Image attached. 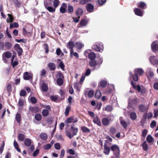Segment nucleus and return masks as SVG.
Wrapping results in <instances>:
<instances>
[{"instance_id":"obj_1","label":"nucleus","mask_w":158,"mask_h":158,"mask_svg":"<svg viewBox=\"0 0 158 158\" xmlns=\"http://www.w3.org/2000/svg\"><path fill=\"white\" fill-rule=\"evenodd\" d=\"M103 46L102 43H97L93 45L92 48L96 51L102 52L103 50Z\"/></svg>"},{"instance_id":"obj_2","label":"nucleus","mask_w":158,"mask_h":158,"mask_svg":"<svg viewBox=\"0 0 158 158\" xmlns=\"http://www.w3.org/2000/svg\"><path fill=\"white\" fill-rule=\"evenodd\" d=\"M111 151H112L114 155L120 154V151L119 147L116 144H114L110 147Z\"/></svg>"},{"instance_id":"obj_3","label":"nucleus","mask_w":158,"mask_h":158,"mask_svg":"<svg viewBox=\"0 0 158 158\" xmlns=\"http://www.w3.org/2000/svg\"><path fill=\"white\" fill-rule=\"evenodd\" d=\"M67 48L70 49V55L71 56L73 53V48L75 46L74 42L73 41H70L67 43Z\"/></svg>"},{"instance_id":"obj_4","label":"nucleus","mask_w":158,"mask_h":158,"mask_svg":"<svg viewBox=\"0 0 158 158\" xmlns=\"http://www.w3.org/2000/svg\"><path fill=\"white\" fill-rule=\"evenodd\" d=\"M0 43L2 45L0 46L2 49L4 48V46H5V48L7 50H10L11 48L12 47V44L8 41L6 42L4 44L3 42H0Z\"/></svg>"},{"instance_id":"obj_5","label":"nucleus","mask_w":158,"mask_h":158,"mask_svg":"<svg viewBox=\"0 0 158 158\" xmlns=\"http://www.w3.org/2000/svg\"><path fill=\"white\" fill-rule=\"evenodd\" d=\"M32 74L27 72H24L23 74V78L25 80H32Z\"/></svg>"},{"instance_id":"obj_6","label":"nucleus","mask_w":158,"mask_h":158,"mask_svg":"<svg viewBox=\"0 0 158 158\" xmlns=\"http://www.w3.org/2000/svg\"><path fill=\"white\" fill-rule=\"evenodd\" d=\"M14 48L17 51L18 55L19 56H21L23 52V50L19 45L18 44H16L15 45Z\"/></svg>"},{"instance_id":"obj_7","label":"nucleus","mask_w":158,"mask_h":158,"mask_svg":"<svg viewBox=\"0 0 158 158\" xmlns=\"http://www.w3.org/2000/svg\"><path fill=\"white\" fill-rule=\"evenodd\" d=\"M135 73L139 76H142L144 74L145 72L143 69L141 68H135L134 70Z\"/></svg>"},{"instance_id":"obj_8","label":"nucleus","mask_w":158,"mask_h":158,"mask_svg":"<svg viewBox=\"0 0 158 158\" xmlns=\"http://www.w3.org/2000/svg\"><path fill=\"white\" fill-rule=\"evenodd\" d=\"M78 121V119L77 118L73 116H72L67 118L65 121V123L69 124V123H75Z\"/></svg>"},{"instance_id":"obj_9","label":"nucleus","mask_w":158,"mask_h":158,"mask_svg":"<svg viewBox=\"0 0 158 158\" xmlns=\"http://www.w3.org/2000/svg\"><path fill=\"white\" fill-rule=\"evenodd\" d=\"M67 4L64 2L62 3V5L60 9V11L61 13L64 14L66 12V8L67 7Z\"/></svg>"},{"instance_id":"obj_10","label":"nucleus","mask_w":158,"mask_h":158,"mask_svg":"<svg viewBox=\"0 0 158 158\" xmlns=\"http://www.w3.org/2000/svg\"><path fill=\"white\" fill-rule=\"evenodd\" d=\"M146 74L147 77L149 78H151L154 76V74L152 70L149 68L147 69Z\"/></svg>"},{"instance_id":"obj_11","label":"nucleus","mask_w":158,"mask_h":158,"mask_svg":"<svg viewBox=\"0 0 158 158\" xmlns=\"http://www.w3.org/2000/svg\"><path fill=\"white\" fill-rule=\"evenodd\" d=\"M74 125L73 124L70 127V131L73 134V136L76 135L78 131V129L77 127H74Z\"/></svg>"},{"instance_id":"obj_12","label":"nucleus","mask_w":158,"mask_h":158,"mask_svg":"<svg viewBox=\"0 0 158 158\" xmlns=\"http://www.w3.org/2000/svg\"><path fill=\"white\" fill-rule=\"evenodd\" d=\"M86 8L87 11L91 12L94 11V6L91 3H88L86 5Z\"/></svg>"},{"instance_id":"obj_13","label":"nucleus","mask_w":158,"mask_h":158,"mask_svg":"<svg viewBox=\"0 0 158 158\" xmlns=\"http://www.w3.org/2000/svg\"><path fill=\"white\" fill-rule=\"evenodd\" d=\"M29 110L32 113H36L39 112L40 109L37 106H32L29 107Z\"/></svg>"},{"instance_id":"obj_14","label":"nucleus","mask_w":158,"mask_h":158,"mask_svg":"<svg viewBox=\"0 0 158 158\" xmlns=\"http://www.w3.org/2000/svg\"><path fill=\"white\" fill-rule=\"evenodd\" d=\"M131 84L135 89L137 90L139 92H140L141 88L139 85H138L137 86L136 83L133 81L131 82Z\"/></svg>"},{"instance_id":"obj_15","label":"nucleus","mask_w":158,"mask_h":158,"mask_svg":"<svg viewBox=\"0 0 158 158\" xmlns=\"http://www.w3.org/2000/svg\"><path fill=\"white\" fill-rule=\"evenodd\" d=\"M40 88L41 90L44 92H47L48 89V85L44 82H42L40 85Z\"/></svg>"},{"instance_id":"obj_16","label":"nucleus","mask_w":158,"mask_h":158,"mask_svg":"<svg viewBox=\"0 0 158 158\" xmlns=\"http://www.w3.org/2000/svg\"><path fill=\"white\" fill-rule=\"evenodd\" d=\"M151 48L152 51L158 50V44L157 41L153 42L151 44Z\"/></svg>"},{"instance_id":"obj_17","label":"nucleus","mask_w":158,"mask_h":158,"mask_svg":"<svg viewBox=\"0 0 158 158\" xmlns=\"http://www.w3.org/2000/svg\"><path fill=\"white\" fill-rule=\"evenodd\" d=\"M75 13L77 16L80 17L83 13V11L81 8H78L76 10Z\"/></svg>"},{"instance_id":"obj_18","label":"nucleus","mask_w":158,"mask_h":158,"mask_svg":"<svg viewBox=\"0 0 158 158\" xmlns=\"http://www.w3.org/2000/svg\"><path fill=\"white\" fill-rule=\"evenodd\" d=\"M31 140L30 139L27 138L25 139L24 144L26 146L30 147L31 145Z\"/></svg>"},{"instance_id":"obj_19","label":"nucleus","mask_w":158,"mask_h":158,"mask_svg":"<svg viewBox=\"0 0 158 158\" xmlns=\"http://www.w3.org/2000/svg\"><path fill=\"white\" fill-rule=\"evenodd\" d=\"M45 8L50 12L54 13L55 12L56 8L54 7H52V6H48L47 4H45Z\"/></svg>"},{"instance_id":"obj_20","label":"nucleus","mask_w":158,"mask_h":158,"mask_svg":"<svg viewBox=\"0 0 158 158\" xmlns=\"http://www.w3.org/2000/svg\"><path fill=\"white\" fill-rule=\"evenodd\" d=\"M93 122L94 123L97 124L98 126H101V121L97 116H96L94 119Z\"/></svg>"},{"instance_id":"obj_21","label":"nucleus","mask_w":158,"mask_h":158,"mask_svg":"<svg viewBox=\"0 0 158 158\" xmlns=\"http://www.w3.org/2000/svg\"><path fill=\"white\" fill-rule=\"evenodd\" d=\"M107 84V81L104 80H102L99 83L98 86H101L102 88H104L106 87Z\"/></svg>"},{"instance_id":"obj_22","label":"nucleus","mask_w":158,"mask_h":158,"mask_svg":"<svg viewBox=\"0 0 158 158\" xmlns=\"http://www.w3.org/2000/svg\"><path fill=\"white\" fill-rule=\"evenodd\" d=\"M104 153L107 155H109L110 153V148L108 146H106V143H105L104 145Z\"/></svg>"},{"instance_id":"obj_23","label":"nucleus","mask_w":158,"mask_h":158,"mask_svg":"<svg viewBox=\"0 0 158 158\" xmlns=\"http://www.w3.org/2000/svg\"><path fill=\"white\" fill-rule=\"evenodd\" d=\"M48 66L50 70L54 71L56 69V65L54 63L50 62L48 64Z\"/></svg>"},{"instance_id":"obj_24","label":"nucleus","mask_w":158,"mask_h":158,"mask_svg":"<svg viewBox=\"0 0 158 158\" xmlns=\"http://www.w3.org/2000/svg\"><path fill=\"white\" fill-rule=\"evenodd\" d=\"M67 10L68 13L72 14L74 11V9L73 6L70 4L67 6Z\"/></svg>"},{"instance_id":"obj_25","label":"nucleus","mask_w":158,"mask_h":158,"mask_svg":"<svg viewBox=\"0 0 158 158\" xmlns=\"http://www.w3.org/2000/svg\"><path fill=\"white\" fill-rule=\"evenodd\" d=\"M57 79H64V76L61 72L59 71L57 72L56 76Z\"/></svg>"},{"instance_id":"obj_26","label":"nucleus","mask_w":158,"mask_h":158,"mask_svg":"<svg viewBox=\"0 0 158 158\" xmlns=\"http://www.w3.org/2000/svg\"><path fill=\"white\" fill-rule=\"evenodd\" d=\"M135 14L137 15L142 16H143V11L139 9L136 8L135 9Z\"/></svg>"},{"instance_id":"obj_27","label":"nucleus","mask_w":158,"mask_h":158,"mask_svg":"<svg viewBox=\"0 0 158 158\" xmlns=\"http://www.w3.org/2000/svg\"><path fill=\"white\" fill-rule=\"evenodd\" d=\"M89 64L91 67H95L98 65L97 61L94 60H91L89 62Z\"/></svg>"},{"instance_id":"obj_28","label":"nucleus","mask_w":158,"mask_h":158,"mask_svg":"<svg viewBox=\"0 0 158 158\" xmlns=\"http://www.w3.org/2000/svg\"><path fill=\"white\" fill-rule=\"evenodd\" d=\"M81 129L83 133H89L90 132L89 129L84 126H81Z\"/></svg>"},{"instance_id":"obj_29","label":"nucleus","mask_w":158,"mask_h":158,"mask_svg":"<svg viewBox=\"0 0 158 158\" xmlns=\"http://www.w3.org/2000/svg\"><path fill=\"white\" fill-rule=\"evenodd\" d=\"M49 110L47 109H44L42 112V114L43 116L44 117H47L48 115L49 114Z\"/></svg>"},{"instance_id":"obj_30","label":"nucleus","mask_w":158,"mask_h":158,"mask_svg":"<svg viewBox=\"0 0 158 158\" xmlns=\"http://www.w3.org/2000/svg\"><path fill=\"white\" fill-rule=\"evenodd\" d=\"M96 57L95 54L94 52H91L88 55V57L90 60H94Z\"/></svg>"},{"instance_id":"obj_31","label":"nucleus","mask_w":158,"mask_h":158,"mask_svg":"<svg viewBox=\"0 0 158 158\" xmlns=\"http://www.w3.org/2000/svg\"><path fill=\"white\" fill-rule=\"evenodd\" d=\"M102 122L104 126H107L109 123V120L107 118H102Z\"/></svg>"},{"instance_id":"obj_32","label":"nucleus","mask_w":158,"mask_h":158,"mask_svg":"<svg viewBox=\"0 0 158 158\" xmlns=\"http://www.w3.org/2000/svg\"><path fill=\"white\" fill-rule=\"evenodd\" d=\"M155 56H151L149 58V60L150 62L152 64L158 63V60H156L155 58Z\"/></svg>"},{"instance_id":"obj_33","label":"nucleus","mask_w":158,"mask_h":158,"mask_svg":"<svg viewBox=\"0 0 158 158\" xmlns=\"http://www.w3.org/2000/svg\"><path fill=\"white\" fill-rule=\"evenodd\" d=\"M11 54L9 51H7L6 52H4L2 56H3L7 58H9L11 56Z\"/></svg>"},{"instance_id":"obj_34","label":"nucleus","mask_w":158,"mask_h":158,"mask_svg":"<svg viewBox=\"0 0 158 158\" xmlns=\"http://www.w3.org/2000/svg\"><path fill=\"white\" fill-rule=\"evenodd\" d=\"M40 138L43 140H46L48 138V135L47 134L45 133H41L40 135Z\"/></svg>"},{"instance_id":"obj_35","label":"nucleus","mask_w":158,"mask_h":158,"mask_svg":"<svg viewBox=\"0 0 158 158\" xmlns=\"http://www.w3.org/2000/svg\"><path fill=\"white\" fill-rule=\"evenodd\" d=\"M18 138L19 140L23 141L25 139V136L23 134L20 133L18 135Z\"/></svg>"},{"instance_id":"obj_36","label":"nucleus","mask_w":158,"mask_h":158,"mask_svg":"<svg viewBox=\"0 0 158 158\" xmlns=\"http://www.w3.org/2000/svg\"><path fill=\"white\" fill-rule=\"evenodd\" d=\"M7 15L9 18H7L6 19L7 22L9 23L10 22H13L14 20V18L12 15L10 14H8Z\"/></svg>"},{"instance_id":"obj_37","label":"nucleus","mask_w":158,"mask_h":158,"mask_svg":"<svg viewBox=\"0 0 158 158\" xmlns=\"http://www.w3.org/2000/svg\"><path fill=\"white\" fill-rule=\"evenodd\" d=\"M14 146L15 149L19 152H21L20 149L19 148V145L17 142L15 140L14 142Z\"/></svg>"},{"instance_id":"obj_38","label":"nucleus","mask_w":158,"mask_h":158,"mask_svg":"<svg viewBox=\"0 0 158 158\" xmlns=\"http://www.w3.org/2000/svg\"><path fill=\"white\" fill-rule=\"evenodd\" d=\"M15 119L18 123H19L20 122L22 119L21 118V114L19 113H17L16 114Z\"/></svg>"},{"instance_id":"obj_39","label":"nucleus","mask_w":158,"mask_h":158,"mask_svg":"<svg viewBox=\"0 0 158 158\" xmlns=\"http://www.w3.org/2000/svg\"><path fill=\"white\" fill-rule=\"evenodd\" d=\"M71 109V107L70 105H68L66 107L65 111L64 112V114L66 116H67L69 114V111Z\"/></svg>"},{"instance_id":"obj_40","label":"nucleus","mask_w":158,"mask_h":158,"mask_svg":"<svg viewBox=\"0 0 158 158\" xmlns=\"http://www.w3.org/2000/svg\"><path fill=\"white\" fill-rule=\"evenodd\" d=\"M102 95L101 93L99 90H97L95 93V97L96 98L99 99Z\"/></svg>"},{"instance_id":"obj_41","label":"nucleus","mask_w":158,"mask_h":158,"mask_svg":"<svg viewBox=\"0 0 158 158\" xmlns=\"http://www.w3.org/2000/svg\"><path fill=\"white\" fill-rule=\"evenodd\" d=\"M35 118L36 121H39L42 118V116L40 114L37 113L35 115Z\"/></svg>"},{"instance_id":"obj_42","label":"nucleus","mask_w":158,"mask_h":158,"mask_svg":"<svg viewBox=\"0 0 158 158\" xmlns=\"http://www.w3.org/2000/svg\"><path fill=\"white\" fill-rule=\"evenodd\" d=\"M94 94V91L93 90H89L88 92H87V95L88 96V97L89 98H92L93 97Z\"/></svg>"},{"instance_id":"obj_43","label":"nucleus","mask_w":158,"mask_h":158,"mask_svg":"<svg viewBox=\"0 0 158 158\" xmlns=\"http://www.w3.org/2000/svg\"><path fill=\"white\" fill-rule=\"evenodd\" d=\"M138 6L142 9H144L146 7V4L143 2H141L138 4Z\"/></svg>"},{"instance_id":"obj_44","label":"nucleus","mask_w":158,"mask_h":158,"mask_svg":"<svg viewBox=\"0 0 158 158\" xmlns=\"http://www.w3.org/2000/svg\"><path fill=\"white\" fill-rule=\"evenodd\" d=\"M146 140L148 143H151L153 141V139L150 135H148L146 138Z\"/></svg>"},{"instance_id":"obj_45","label":"nucleus","mask_w":158,"mask_h":158,"mask_svg":"<svg viewBox=\"0 0 158 158\" xmlns=\"http://www.w3.org/2000/svg\"><path fill=\"white\" fill-rule=\"evenodd\" d=\"M60 3L59 0H54L53 2V7L56 8L58 7Z\"/></svg>"},{"instance_id":"obj_46","label":"nucleus","mask_w":158,"mask_h":158,"mask_svg":"<svg viewBox=\"0 0 158 158\" xmlns=\"http://www.w3.org/2000/svg\"><path fill=\"white\" fill-rule=\"evenodd\" d=\"M64 79H56V83L59 86L62 85L64 83Z\"/></svg>"},{"instance_id":"obj_47","label":"nucleus","mask_w":158,"mask_h":158,"mask_svg":"<svg viewBox=\"0 0 158 158\" xmlns=\"http://www.w3.org/2000/svg\"><path fill=\"white\" fill-rule=\"evenodd\" d=\"M132 78L135 81L137 82L138 81L139 77L137 74L135 73V74H133L132 76Z\"/></svg>"},{"instance_id":"obj_48","label":"nucleus","mask_w":158,"mask_h":158,"mask_svg":"<svg viewBox=\"0 0 158 158\" xmlns=\"http://www.w3.org/2000/svg\"><path fill=\"white\" fill-rule=\"evenodd\" d=\"M130 117L131 119L135 120L137 118L136 114L135 112L131 113L130 114Z\"/></svg>"},{"instance_id":"obj_49","label":"nucleus","mask_w":158,"mask_h":158,"mask_svg":"<svg viewBox=\"0 0 158 158\" xmlns=\"http://www.w3.org/2000/svg\"><path fill=\"white\" fill-rule=\"evenodd\" d=\"M6 90L8 93L10 94L12 91V87L10 84H9L6 86Z\"/></svg>"},{"instance_id":"obj_50","label":"nucleus","mask_w":158,"mask_h":158,"mask_svg":"<svg viewBox=\"0 0 158 158\" xmlns=\"http://www.w3.org/2000/svg\"><path fill=\"white\" fill-rule=\"evenodd\" d=\"M142 147L144 150L146 151L148 150V146L146 141L144 142L143 143Z\"/></svg>"},{"instance_id":"obj_51","label":"nucleus","mask_w":158,"mask_h":158,"mask_svg":"<svg viewBox=\"0 0 158 158\" xmlns=\"http://www.w3.org/2000/svg\"><path fill=\"white\" fill-rule=\"evenodd\" d=\"M139 108L140 111L141 112H144L146 110V108L145 106L143 105H141L139 106Z\"/></svg>"},{"instance_id":"obj_52","label":"nucleus","mask_w":158,"mask_h":158,"mask_svg":"<svg viewBox=\"0 0 158 158\" xmlns=\"http://www.w3.org/2000/svg\"><path fill=\"white\" fill-rule=\"evenodd\" d=\"M82 44L80 42H77L76 43V47L78 49H81L82 47Z\"/></svg>"},{"instance_id":"obj_53","label":"nucleus","mask_w":158,"mask_h":158,"mask_svg":"<svg viewBox=\"0 0 158 158\" xmlns=\"http://www.w3.org/2000/svg\"><path fill=\"white\" fill-rule=\"evenodd\" d=\"M87 24V22L85 19H82L81 20L80 22V24L81 26H84L86 25Z\"/></svg>"},{"instance_id":"obj_54","label":"nucleus","mask_w":158,"mask_h":158,"mask_svg":"<svg viewBox=\"0 0 158 158\" xmlns=\"http://www.w3.org/2000/svg\"><path fill=\"white\" fill-rule=\"evenodd\" d=\"M116 131V129L115 127H111L110 128L109 132L110 134L113 135L115 133Z\"/></svg>"},{"instance_id":"obj_55","label":"nucleus","mask_w":158,"mask_h":158,"mask_svg":"<svg viewBox=\"0 0 158 158\" xmlns=\"http://www.w3.org/2000/svg\"><path fill=\"white\" fill-rule=\"evenodd\" d=\"M44 48L45 50V52L46 53H48L49 52V47L47 44H44Z\"/></svg>"},{"instance_id":"obj_56","label":"nucleus","mask_w":158,"mask_h":158,"mask_svg":"<svg viewBox=\"0 0 158 158\" xmlns=\"http://www.w3.org/2000/svg\"><path fill=\"white\" fill-rule=\"evenodd\" d=\"M40 105L42 107L46 108L50 111L51 110V107L49 105H44L40 103Z\"/></svg>"},{"instance_id":"obj_57","label":"nucleus","mask_w":158,"mask_h":158,"mask_svg":"<svg viewBox=\"0 0 158 158\" xmlns=\"http://www.w3.org/2000/svg\"><path fill=\"white\" fill-rule=\"evenodd\" d=\"M52 146V145L50 143H48L45 145L44 148L45 150H47L50 149Z\"/></svg>"},{"instance_id":"obj_58","label":"nucleus","mask_w":158,"mask_h":158,"mask_svg":"<svg viewBox=\"0 0 158 158\" xmlns=\"http://www.w3.org/2000/svg\"><path fill=\"white\" fill-rule=\"evenodd\" d=\"M120 123L124 128L126 129L127 128V125L126 122L125 121L123 120H121Z\"/></svg>"},{"instance_id":"obj_59","label":"nucleus","mask_w":158,"mask_h":158,"mask_svg":"<svg viewBox=\"0 0 158 158\" xmlns=\"http://www.w3.org/2000/svg\"><path fill=\"white\" fill-rule=\"evenodd\" d=\"M19 26L18 23L16 22H14L13 24H11L10 25V28H11L13 27H18Z\"/></svg>"},{"instance_id":"obj_60","label":"nucleus","mask_w":158,"mask_h":158,"mask_svg":"<svg viewBox=\"0 0 158 158\" xmlns=\"http://www.w3.org/2000/svg\"><path fill=\"white\" fill-rule=\"evenodd\" d=\"M5 143L4 141H3L2 142V143L1 146L0 147V154H1L3 151L4 148L5 146Z\"/></svg>"},{"instance_id":"obj_61","label":"nucleus","mask_w":158,"mask_h":158,"mask_svg":"<svg viewBox=\"0 0 158 158\" xmlns=\"http://www.w3.org/2000/svg\"><path fill=\"white\" fill-rule=\"evenodd\" d=\"M30 101L32 103L35 104L37 102V100L35 97H32L30 98Z\"/></svg>"},{"instance_id":"obj_62","label":"nucleus","mask_w":158,"mask_h":158,"mask_svg":"<svg viewBox=\"0 0 158 158\" xmlns=\"http://www.w3.org/2000/svg\"><path fill=\"white\" fill-rule=\"evenodd\" d=\"M59 60L61 61L60 62V63L59 64V67L61 69L63 70H64V65L63 63L61 61V60L60 59H59Z\"/></svg>"},{"instance_id":"obj_63","label":"nucleus","mask_w":158,"mask_h":158,"mask_svg":"<svg viewBox=\"0 0 158 158\" xmlns=\"http://www.w3.org/2000/svg\"><path fill=\"white\" fill-rule=\"evenodd\" d=\"M112 107L110 105H107L105 108V110L108 112L111 111L112 110Z\"/></svg>"},{"instance_id":"obj_64","label":"nucleus","mask_w":158,"mask_h":158,"mask_svg":"<svg viewBox=\"0 0 158 158\" xmlns=\"http://www.w3.org/2000/svg\"><path fill=\"white\" fill-rule=\"evenodd\" d=\"M27 94V92L26 91L24 90L23 89L21 90L20 93V95L21 96H25Z\"/></svg>"}]
</instances>
